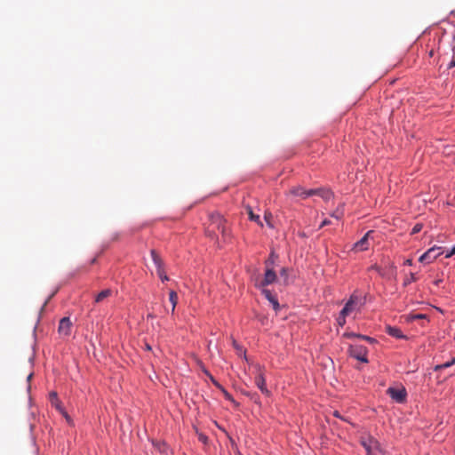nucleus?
<instances>
[{
  "mask_svg": "<svg viewBox=\"0 0 455 455\" xmlns=\"http://www.w3.org/2000/svg\"><path fill=\"white\" fill-rule=\"evenodd\" d=\"M169 299H170V302L172 303V313L173 314L174 310H175V307H176V305L178 303V294H177V292L174 291H171L170 293H169Z\"/></svg>",
  "mask_w": 455,
  "mask_h": 455,
  "instance_id": "17",
  "label": "nucleus"
},
{
  "mask_svg": "<svg viewBox=\"0 0 455 455\" xmlns=\"http://www.w3.org/2000/svg\"><path fill=\"white\" fill-rule=\"evenodd\" d=\"M387 394L398 403H403L406 401L407 392L403 387H390L387 389Z\"/></svg>",
  "mask_w": 455,
  "mask_h": 455,
  "instance_id": "6",
  "label": "nucleus"
},
{
  "mask_svg": "<svg viewBox=\"0 0 455 455\" xmlns=\"http://www.w3.org/2000/svg\"><path fill=\"white\" fill-rule=\"evenodd\" d=\"M264 220H265V221H266L267 225L269 228H274V225H273V224H272V222H271V220H272V214H271V212H265V215H264Z\"/></svg>",
  "mask_w": 455,
  "mask_h": 455,
  "instance_id": "18",
  "label": "nucleus"
},
{
  "mask_svg": "<svg viewBox=\"0 0 455 455\" xmlns=\"http://www.w3.org/2000/svg\"><path fill=\"white\" fill-rule=\"evenodd\" d=\"M32 376H33V374H32V373H30V374L28 376V381H29V380L31 379Z\"/></svg>",
  "mask_w": 455,
  "mask_h": 455,
  "instance_id": "44",
  "label": "nucleus"
},
{
  "mask_svg": "<svg viewBox=\"0 0 455 455\" xmlns=\"http://www.w3.org/2000/svg\"><path fill=\"white\" fill-rule=\"evenodd\" d=\"M246 212L249 216V219L251 220V221H254L256 222L257 224H259L260 227H263V223L261 222L260 220V218H259V215L258 214H255L251 209V206H247L246 207Z\"/></svg>",
  "mask_w": 455,
  "mask_h": 455,
  "instance_id": "14",
  "label": "nucleus"
},
{
  "mask_svg": "<svg viewBox=\"0 0 455 455\" xmlns=\"http://www.w3.org/2000/svg\"><path fill=\"white\" fill-rule=\"evenodd\" d=\"M280 275H281V276H283L284 278H286L287 277V268L283 267L280 271Z\"/></svg>",
  "mask_w": 455,
  "mask_h": 455,
  "instance_id": "32",
  "label": "nucleus"
},
{
  "mask_svg": "<svg viewBox=\"0 0 455 455\" xmlns=\"http://www.w3.org/2000/svg\"><path fill=\"white\" fill-rule=\"evenodd\" d=\"M350 356L355 358L362 363H368V349L362 345H350L348 348Z\"/></svg>",
  "mask_w": 455,
  "mask_h": 455,
  "instance_id": "4",
  "label": "nucleus"
},
{
  "mask_svg": "<svg viewBox=\"0 0 455 455\" xmlns=\"http://www.w3.org/2000/svg\"><path fill=\"white\" fill-rule=\"evenodd\" d=\"M455 254V246L451 250L449 253L446 254V258L451 257Z\"/></svg>",
  "mask_w": 455,
  "mask_h": 455,
  "instance_id": "37",
  "label": "nucleus"
},
{
  "mask_svg": "<svg viewBox=\"0 0 455 455\" xmlns=\"http://www.w3.org/2000/svg\"><path fill=\"white\" fill-rule=\"evenodd\" d=\"M416 281H417V277H416L415 274L414 273H411L410 277H408L404 281V285H408L409 283H411L412 282H416Z\"/></svg>",
  "mask_w": 455,
  "mask_h": 455,
  "instance_id": "24",
  "label": "nucleus"
},
{
  "mask_svg": "<svg viewBox=\"0 0 455 455\" xmlns=\"http://www.w3.org/2000/svg\"><path fill=\"white\" fill-rule=\"evenodd\" d=\"M212 383L221 391V387H223L219 382H217L212 377H211Z\"/></svg>",
  "mask_w": 455,
  "mask_h": 455,
  "instance_id": "33",
  "label": "nucleus"
},
{
  "mask_svg": "<svg viewBox=\"0 0 455 455\" xmlns=\"http://www.w3.org/2000/svg\"><path fill=\"white\" fill-rule=\"evenodd\" d=\"M199 440L204 443H206L208 441V437L203 434L199 435Z\"/></svg>",
  "mask_w": 455,
  "mask_h": 455,
  "instance_id": "31",
  "label": "nucleus"
},
{
  "mask_svg": "<svg viewBox=\"0 0 455 455\" xmlns=\"http://www.w3.org/2000/svg\"><path fill=\"white\" fill-rule=\"evenodd\" d=\"M331 216L336 218L337 220H339L341 218V216H342V213L339 212H336L332 213Z\"/></svg>",
  "mask_w": 455,
  "mask_h": 455,
  "instance_id": "35",
  "label": "nucleus"
},
{
  "mask_svg": "<svg viewBox=\"0 0 455 455\" xmlns=\"http://www.w3.org/2000/svg\"><path fill=\"white\" fill-rule=\"evenodd\" d=\"M346 317L347 315H341V312H339V315L337 318V323L340 327H343L346 324Z\"/></svg>",
  "mask_w": 455,
  "mask_h": 455,
  "instance_id": "21",
  "label": "nucleus"
},
{
  "mask_svg": "<svg viewBox=\"0 0 455 455\" xmlns=\"http://www.w3.org/2000/svg\"><path fill=\"white\" fill-rule=\"evenodd\" d=\"M344 337L346 338H348V339H352V338H357V339H365L371 343H373L375 341V339L373 338H371L369 336H364V335H362V334H356V333H354V332H346L344 333L343 335Z\"/></svg>",
  "mask_w": 455,
  "mask_h": 455,
  "instance_id": "16",
  "label": "nucleus"
},
{
  "mask_svg": "<svg viewBox=\"0 0 455 455\" xmlns=\"http://www.w3.org/2000/svg\"><path fill=\"white\" fill-rule=\"evenodd\" d=\"M269 260V263H270V267H272L273 264H274V261H275V255L274 253H271L270 257L268 258Z\"/></svg>",
  "mask_w": 455,
  "mask_h": 455,
  "instance_id": "34",
  "label": "nucleus"
},
{
  "mask_svg": "<svg viewBox=\"0 0 455 455\" xmlns=\"http://www.w3.org/2000/svg\"><path fill=\"white\" fill-rule=\"evenodd\" d=\"M441 282H442V280H436V281H435V285H439V283H440Z\"/></svg>",
  "mask_w": 455,
  "mask_h": 455,
  "instance_id": "42",
  "label": "nucleus"
},
{
  "mask_svg": "<svg viewBox=\"0 0 455 455\" xmlns=\"http://www.w3.org/2000/svg\"><path fill=\"white\" fill-rule=\"evenodd\" d=\"M454 363H455V358H453L451 362L445 363L441 364V365H437L435 367V370L447 368V367H450V366L453 365Z\"/></svg>",
  "mask_w": 455,
  "mask_h": 455,
  "instance_id": "22",
  "label": "nucleus"
},
{
  "mask_svg": "<svg viewBox=\"0 0 455 455\" xmlns=\"http://www.w3.org/2000/svg\"><path fill=\"white\" fill-rule=\"evenodd\" d=\"M333 415H334L336 418H341V416H340V414L339 413V411H335L333 412Z\"/></svg>",
  "mask_w": 455,
  "mask_h": 455,
  "instance_id": "40",
  "label": "nucleus"
},
{
  "mask_svg": "<svg viewBox=\"0 0 455 455\" xmlns=\"http://www.w3.org/2000/svg\"><path fill=\"white\" fill-rule=\"evenodd\" d=\"M270 303L272 304L273 308H274L275 311H277V310L279 309L280 305H279L278 300H277V299H276L275 297V299H273L270 301Z\"/></svg>",
  "mask_w": 455,
  "mask_h": 455,
  "instance_id": "28",
  "label": "nucleus"
},
{
  "mask_svg": "<svg viewBox=\"0 0 455 455\" xmlns=\"http://www.w3.org/2000/svg\"><path fill=\"white\" fill-rule=\"evenodd\" d=\"M112 294H113V291L111 289L103 290L95 297V302L100 303L105 299L110 297Z\"/></svg>",
  "mask_w": 455,
  "mask_h": 455,
  "instance_id": "12",
  "label": "nucleus"
},
{
  "mask_svg": "<svg viewBox=\"0 0 455 455\" xmlns=\"http://www.w3.org/2000/svg\"><path fill=\"white\" fill-rule=\"evenodd\" d=\"M221 392L223 393V395L227 400H229L232 403H235V400L233 399L232 395L224 387H221Z\"/></svg>",
  "mask_w": 455,
  "mask_h": 455,
  "instance_id": "27",
  "label": "nucleus"
},
{
  "mask_svg": "<svg viewBox=\"0 0 455 455\" xmlns=\"http://www.w3.org/2000/svg\"><path fill=\"white\" fill-rule=\"evenodd\" d=\"M429 55H430V56H433V55H434V51H433V50H431V51L429 52Z\"/></svg>",
  "mask_w": 455,
  "mask_h": 455,
  "instance_id": "45",
  "label": "nucleus"
},
{
  "mask_svg": "<svg viewBox=\"0 0 455 455\" xmlns=\"http://www.w3.org/2000/svg\"><path fill=\"white\" fill-rule=\"evenodd\" d=\"M374 231H368L359 241H357L354 246L353 251H363L368 250L369 248V239L371 238Z\"/></svg>",
  "mask_w": 455,
  "mask_h": 455,
  "instance_id": "8",
  "label": "nucleus"
},
{
  "mask_svg": "<svg viewBox=\"0 0 455 455\" xmlns=\"http://www.w3.org/2000/svg\"><path fill=\"white\" fill-rule=\"evenodd\" d=\"M386 330H387V332L392 337H395L397 339H404L405 338V336L403 335L401 330L396 327L387 326Z\"/></svg>",
  "mask_w": 455,
  "mask_h": 455,
  "instance_id": "13",
  "label": "nucleus"
},
{
  "mask_svg": "<svg viewBox=\"0 0 455 455\" xmlns=\"http://www.w3.org/2000/svg\"><path fill=\"white\" fill-rule=\"evenodd\" d=\"M319 192H320V190H314V189L306 190L301 187H295L290 190L291 195H292L294 196L301 197L303 199H305L308 196H314L315 194H318Z\"/></svg>",
  "mask_w": 455,
  "mask_h": 455,
  "instance_id": "10",
  "label": "nucleus"
},
{
  "mask_svg": "<svg viewBox=\"0 0 455 455\" xmlns=\"http://www.w3.org/2000/svg\"><path fill=\"white\" fill-rule=\"evenodd\" d=\"M262 290V293L266 297V299L270 302L273 299H275V296L272 295L271 291L267 289L260 288Z\"/></svg>",
  "mask_w": 455,
  "mask_h": 455,
  "instance_id": "19",
  "label": "nucleus"
},
{
  "mask_svg": "<svg viewBox=\"0 0 455 455\" xmlns=\"http://www.w3.org/2000/svg\"><path fill=\"white\" fill-rule=\"evenodd\" d=\"M331 224V221L327 219H325L322 224H321V228L324 227V226H327V225H330Z\"/></svg>",
  "mask_w": 455,
  "mask_h": 455,
  "instance_id": "38",
  "label": "nucleus"
},
{
  "mask_svg": "<svg viewBox=\"0 0 455 455\" xmlns=\"http://www.w3.org/2000/svg\"><path fill=\"white\" fill-rule=\"evenodd\" d=\"M412 319H421V318H425V315H422V314H417V315H412L411 317Z\"/></svg>",
  "mask_w": 455,
  "mask_h": 455,
  "instance_id": "36",
  "label": "nucleus"
},
{
  "mask_svg": "<svg viewBox=\"0 0 455 455\" xmlns=\"http://www.w3.org/2000/svg\"><path fill=\"white\" fill-rule=\"evenodd\" d=\"M442 253L441 248L432 247L423 253L419 260L424 263H430L435 260Z\"/></svg>",
  "mask_w": 455,
  "mask_h": 455,
  "instance_id": "9",
  "label": "nucleus"
},
{
  "mask_svg": "<svg viewBox=\"0 0 455 455\" xmlns=\"http://www.w3.org/2000/svg\"><path fill=\"white\" fill-rule=\"evenodd\" d=\"M390 267L391 268H395L393 263H390Z\"/></svg>",
  "mask_w": 455,
  "mask_h": 455,
  "instance_id": "46",
  "label": "nucleus"
},
{
  "mask_svg": "<svg viewBox=\"0 0 455 455\" xmlns=\"http://www.w3.org/2000/svg\"><path fill=\"white\" fill-rule=\"evenodd\" d=\"M452 68H455V45L453 46V49H452V59L450 61V63L448 64L449 69H451Z\"/></svg>",
  "mask_w": 455,
  "mask_h": 455,
  "instance_id": "25",
  "label": "nucleus"
},
{
  "mask_svg": "<svg viewBox=\"0 0 455 455\" xmlns=\"http://www.w3.org/2000/svg\"><path fill=\"white\" fill-rule=\"evenodd\" d=\"M320 192L317 194L318 196H322L325 200H328L331 196V193L328 190L319 189Z\"/></svg>",
  "mask_w": 455,
  "mask_h": 455,
  "instance_id": "20",
  "label": "nucleus"
},
{
  "mask_svg": "<svg viewBox=\"0 0 455 455\" xmlns=\"http://www.w3.org/2000/svg\"><path fill=\"white\" fill-rule=\"evenodd\" d=\"M371 269L376 270L380 275H385L384 271L377 265L372 266Z\"/></svg>",
  "mask_w": 455,
  "mask_h": 455,
  "instance_id": "29",
  "label": "nucleus"
},
{
  "mask_svg": "<svg viewBox=\"0 0 455 455\" xmlns=\"http://www.w3.org/2000/svg\"><path fill=\"white\" fill-rule=\"evenodd\" d=\"M266 271L262 279L255 280V286L258 288H264L269 284L274 283L277 280L276 273L273 267H270L269 260H266Z\"/></svg>",
  "mask_w": 455,
  "mask_h": 455,
  "instance_id": "2",
  "label": "nucleus"
},
{
  "mask_svg": "<svg viewBox=\"0 0 455 455\" xmlns=\"http://www.w3.org/2000/svg\"><path fill=\"white\" fill-rule=\"evenodd\" d=\"M404 265H407V266H411L412 265V259H408L404 261Z\"/></svg>",
  "mask_w": 455,
  "mask_h": 455,
  "instance_id": "39",
  "label": "nucleus"
},
{
  "mask_svg": "<svg viewBox=\"0 0 455 455\" xmlns=\"http://www.w3.org/2000/svg\"><path fill=\"white\" fill-rule=\"evenodd\" d=\"M254 382L257 387L265 395H270V391L267 389L266 385V379L264 376V369L259 364L255 365V378Z\"/></svg>",
  "mask_w": 455,
  "mask_h": 455,
  "instance_id": "3",
  "label": "nucleus"
},
{
  "mask_svg": "<svg viewBox=\"0 0 455 455\" xmlns=\"http://www.w3.org/2000/svg\"><path fill=\"white\" fill-rule=\"evenodd\" d=\"M359 303V297L353 294L351 295L350 299L347 300V302L345 304L344 307L341 309V315H345L348 316L353 312L357 310V306Z\"/></svg>",
  "mask_w": 455,
  "mask_h": 455,
  "instance_id": "7",
  "label": "nucleus"
},
{
  "mask_svg": "<svg viewBox=\"0 0 455 455\" xmlns=\"http://www.w3.org/2000/svg\"><path fill=\"white\" fill-rule=\"evenodd\" d=\"M72 323L69 317H63L60 321L58 331L63 337H68L71 333Z\"/></svg>",
  "mask_w": 455,
  "mask_h": 455,
  "instance_id": "11",
  "label": "nucleus"
},
{
  "mask_svg": "<svg viewBox=\"0 0 455 455\" xmlns=\"http://www.w3.org/2000/svg\"><path fill=\"white\" fill-rule=\"evenodd\" d=\"M219 233L222 235L224 241L228 238L229 231L227 226V221L223 216L218 212L210 213L206 234L212 238H217Z\"/></svg>",
  "mask_w": 455,
  "mask_h": 455,
  "instance_id": "1",
  "label": "nucleus"
},
{
  "mask_svg": "<svg viewBox=\"0 0 455 455\" xmlns=\"http://www.w3.org/2000/svg\"><path fill=\"white\" fill-rule=\"evenodd\" d=\"M145 348H146V350H148V351L151 350V347H150V345H149V344H148V343H146V344H145Z\"/></svg>",
  "mask_w": 455,
  "mask_h": 455,
  "instance_id": "41",
  "label": "nucleus"
},
{
  "mask_svg": "<svg viewBox=\"0 0 455 455\" xmlns=\"http://www.w3.org/2000/svg\"><path fill=\"white\" fill-rule=\"evenodd\" d=\"M361 444L366 450L368 455H380L378 442L371 436L361 437Z\"/></svg>",
  "mask_w": 455,
  "mask_h": 455,
  "instance_id": "5",
  "label": "nucleus"
},
{
  "mask_svg": "<svg viewBox=\"0 0 455 455\" xmlns=\"http://www.w3.org/2000/svg\"><path fill=\"white\" fill-rule=\"evenodd\" d=\"M454 12H455V11H452V12H451V14H453Z\"/></svg>",
  "mask_w": 455,
  "mask_h": 455,
  "instance_id": "47",
  "label": "nucleus"
},
{
  "mask_svg": "<svg viewBox=\"0 0 455 455\" xmlns=\"http://www.w3.org/2000/svg\"><path fill=\"white\" fill-rule=\"evenodd\" d=\"M422 228H423V225H422V224H420V223H417V224L412 228V229H411V234H412V235H414V234H417V233L420 232V231H421V229H422Z\"/></svg>",
  "mask_w": 455,
  "mask_h": 455,
  "instance_id": "26",
  "label": "nucleus"
},
{
  "mask_svg": "<svg viewBox=\"0 0 455 455\" xmlns=\"http://www.w3.org/2000/svg\"><path fill=\"white\" fill-rule=\"evenodd\" d=\"M51 395L52 396V398H57V394L56 393H52Z\"/></svg>",
  "mask_w": 455,
  "mask_h": 455,
  "instance_id": "43",
  "label": "nucleus"
},
{
  "mask_svg": "<svg viewBox=\"0 0 455 455\" xmlns=\"http://www.w3.org/2000/svg\"><path fill=\"white\" fill-rule=\"evenodd\" d=\"M151 256H152V259H153L157 270L164 268V262L155 250L151 251Z\"/></svg>",
  "mask_w": 455,
  "mask_h": 455,
  "instance_id": "15",
  "label": "nucleus"
},
{
  "mask_svg": "<svg viewBox=\"0 0 455 455\" xmlns=\"http://www.w3.org/2000/svg\"><path fill=\"white\" fill-rule=\"evenodd\" d=\"M157 275L163 282L169 280V277L164 274V268L157 270Z\"/></svg>",
  "mask_w": 455,
  "mask_h": 455,
  "instance_id": "23",
  "label": "nucleus"
},
{
  "mask_svg": "<svg viewBox=\"0 0 455 455\" xmlns=\"http://www.w3.org/2000/svg\"><path fill=\"white\" fill-rule=\"evenodd\" d=\"M232 344L237 351L243 352L242 347L235 339H233Z\"/></svg>",
  "mask_w": 455,
  "mask_h": 455,
  "instance_id": "30",
  "label": "nucleus"
}]
</instances>
